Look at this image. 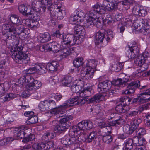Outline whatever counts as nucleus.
<instances>
[{
  "instance_id": "f257e3e1",
  "label": "nucleus",
  "mask_w": 150,
  "mask_h": 150,
  "mask_svg": "<svg viewBox=\"0 0 150 150\" xmlns=\"http://www.w3.org/2000/svg\"><path fill=\"white\" fill-rule=\"evenodd\" d=\"M18 24L15 28L9 22L3 24L2 27L3 38L14 40L16 39L17 35L24 33L25 29L24 26L20 23Z\"/></svg>"
},
{
  "instance_id": "f03ea898",
  "label": "nucleus",
  "mask_w": 150,
  "mask_h": 150,
  "mask_svg": "<svg viewBox=\"0 0 150 150\" xmlns=\"http://www.w3.org/2000/svg\"><path fill=\"white\" fill-rule=\"evenodd\" d=\"M23 47H20L16 44L11 47L10 54L15 61L20 64L27 63L30 60L28 55L22 51Z\"/></svg>"
},
{
  "instance_id": "7ed1b4c3",
  "label": "nucleus",
  "mask_w": 150,
  "mask_h": 150,
  "mask_svg": "<svg viewBox=\"0 0 150 150\" xmlns=\"http://www.w3.org/2000/svg\"><path fill=\"white\" fill-rule=\"evenodd\" d=\"M120 79L122 83V86H124L129 84L127 89L122 91V93L123 94H131L134 92L135 89L137 88H139V89L141 90L144 89L147 87L146 86H144L139 87L140 81L138 80L132 81L129 84L128 83L129 81L128 78H124Z\"/></svg>"
},
{
  "instance_id": "20e7f679",
  "label": "nucleus",
  "mask_w": 150,
  "mask_h": 150,
  "mask_svg": "<svg viewBox=\"0 0 150 150\" xmlns=\"http://www.w3.org/2000/svg\"><path fill=\"white\" fill-rule=\"evenodd\" d=\"M97 64V62L95 60H90L88 61V66L82 68L81 71V75L87 79L92 78L94 74V68H95Z\"/></svg>"
},
{
  "instance_id": "39448f33",
  "label": "nucleus",
  "mask_w": 150,
  "mask_h": 150,
  "mask_svg": "<svg viewBox=\"0 0 150 150\" xmlns=\"http://www.w3.org/2000/svg\"><path fill=\"white\" fill-rule=\"evenodd\" d=\"M83 135L81 134L78 137L76 135V137H70L69 136H65L61 139V142L64 145L67 146L74 145L77 147L80 142L83 141Z\"/></svg>"
},
{
  "instance_id": "423d86ee",
  "label": "nucleus",
  "mask_w": 150,
  "mask_h": 150,
  "mask_svg": "<svg viewBox=\"0 0 150 150\" xmlns=\"http://www.w3.org/2000/svg\"><path fill=\"white\" fill-rule=\"evenodd\" d=\"M134 27L136 31L145 35L148 34L150 31L149 24L141 18L137 19L134 21Z\"/></svg>"
},
{
  "instance_id": "0eeeda50",
  "label": "nucleus",
  "mask_w": 150,
  "mask_h": 150,
  "mask_svg": "<svg viewBox=\"0 0 150 150\" xmlns=\"http://www.w3.org/2000/svg\"><path fill=\"white\" fill-rule=\"evenodd\" d=\"M119 115L116 113H111L108 118L110 125L117 126L122 124L124 121L119 118Z\"/></svg>"
},
{
  "instance_id": "6e6552de",
  "label": "nucleus",
  "mask_w": 150,
  "mask_h": 150,
  "mask_svg": "<svg viewBox=\"0 0 150 150\" xmlns=\"http://www.w3.org/2000/svg\"><path fill=\"white\" fill-rule=\"evenodd\" d=\"M62 39L63 41L61 42L62 45L70 47L76 43V39H75V36L73 34H67L62 35Z\"/></svg>"
},
{
  "instance_id": "1a4fd4ad",
  "label": "nucleus",
  "mask_w": 150,
  "mask_h": 150,
  "mask_svg": "<svg viewBox=\"0 0 150 150\" xmlns=\"http://www.w3.org/2000/svg\"><path fill=\"white\" fill-rule=\"evenodd\" d=\"M105 12L104 8L100 6L99 4L97 3L92 7V8L89 11L88 15L91 17H98V15L99 14H103Z\"/></svg>"
},
{
  "instance_id": "9d476101",
  "label": "nucleus",
  "mask_w": 150,
  "mask_h": 150,
  "mask_svg": "<svg viewBox=\"0 0 150 150\" xmlns=\"http://www.w3.org/2000/svg\"><path fill=\"white\" fill-rule=\"evenodd\" d=\"M150 104H146L142 105L138 107L135 110L129 111L126 113V116L127 117L133 118L138 115L139 113L144 110H146L149 108Z\"/></svg>"
},
{
  "instance_id": "9b49d317",
  "label": "nucleus",
  "mask_w": 150,
  "mask_h": 150,
  "mask_svg": "<svg viewBox=\"0 0 150 150\" xmlns=\"http://www.w3.org/2000/svg\"><path fill=\"white\" fill-rule=\"evenodd\" d=\"M88 98H70L69 99L67 100V106H69V108L78 105H84L86 101L88 100Z\"/></svg>"
},
{
  "instance_id": "f8f14e48",
  "label": "nucleus",
  "mask_w": 150,
  "mask_h": 150,
  "mask_svg": "<svg viewBox=\"0 0 150 150\" xmlns=\"http://www.w3.org/2000/svg\"><path fill=\"white\" fill-rule=\"evenodd\" d=\"M141 122V120L140 118L134 120L131 123V126L129 125H125L124 126V131L129 134H132Z\"/></svg>"
},
{
  "instance_id": "ddd939ff",
  "label": "nucleus",
  "mask_w": 150,
  "mask_h": 150,
  "mask_svg": "<svg viewBox=\"0 0 150 150\" xmlns=\"http://www.w3.org/2000/svg\"><path fill=\"white\" fill-rule=\"evenodd\" d=\"M67 103L66 100L59 107H57L56 106V108L50 109V113L52 114H58L59 113L62 114L63 112H65L66 109L69 108L68 106H67Z\"/></svg>"
},
{
  "instance_id": "4468645a",
  "label": "nucleus",
  "mask_w": 150,
  "mask_h": 150,
  "mask_svg": "<svg viewBox=\"0 0 150 150\" xmlns=\"http://www.w3.org/2000/svg\"><path fill=\"white\" fill-rule=\"evenodd\" d=\"M41 4V0H35L32 3V8L33 11H35V13L33 14L34 19H40L39 15L40 13H38L39 11V7Z\"/></svg>"
},
{
  "instance_id": "2eb2a0df",
  "label": "nucleus",
  "mask_w": 150,
  "mask_h": 150,
  "mask_svg": "<svg viewBox=\"0 0 150 150\" xmlns=\"http://www.w3.org/2000/svg\"><path fill=\"white\" fill-rule=\"evenodd\" d=\"M111 86V82L106 80L103 82H100L98 85V91L99 92L105 91L110 89Z\"/></svg>"
},
{
  "instance_id": "dca6fc26",
  "label": "nucleus",
  "mask_w": 150,
  "mask_h": 150,
  "mask_svg": "<svg viewBox=\"0 0 150 150\" xmlns=\"http://www.w3.org/2000/svg\"><path fill=\"white\" fill-rule=\"evenodd\" d=\"M132 13L134 15L139 16H144L147 13L146 8L136 6L132 9Z\"/></svg>"
},
{
  "instance_id": "f3484780",
  "label": "nucleus",
  "mask_w": 150,
  "mask_h": 150,
  "mask_svg": "<svg viewBox=\"0 0 150 150\" xmlns=\"http://www.w3.org/2000/svg\"><path fill=\"white\" fill-rule=\"evenodd\" d=\"M93 125L90 120H84L79 123V126L82 130L90 129L92 128Z\"/></svg>"
},
{
  "instance_id": "a211bd4d",
  "label": "nucleus",
  "mask_w": 150,
  "mask_h": 150,
  "mask_svg": "<svg viewBox=\"0 0 150 150\" xmlns=\"http://www.w3.org/2000/svg\"><path fill=\"white\" fill-rule=\"evenodd\" d=\"M47 4L49 9L50 6L53 5L52 2L51 0H41V4H40L39 7V10L38 12L42 13L45 11L46 8Z\"/></svg>"
},
{
  "instance_id": "6ab92c4d",
  "label": "nucleus",
  "mask_w": 150,
  "mask_h": 150,
  "mask_svg": "<svg viewBox=\"0 0 150 150\" xmlns=\"http://www.w3.org/2000/svg\"><path fill=\"white\" fill-rule=\"evenodd\" d=\"M149 101H150V97L147 98L146 96L140 95V93L138 95L137 98L133 99L132 100L133 103L136 105H140Z\"/></svg>"
},
{
  "instance_id": "aec40b11",
  "label": "nucleus",
  "mask_w": 150,
  "mask_h": 150,
  "mask_svg": "<svg viewBox=\"0 0 150 150\" xmlns=\"http://www.w3.org/2000/svg\"><path fill=\"white\" fill-rule=\"evenodd\" d=\"M128 46L130 51L135 57L137 56L139 53L140 47L137 45L135 42H133L132 44L131 42L128 43Z\"/></svg>"
},
{
  "instance_id": "412c9836",
  "label": "nucleus",
  "mask_w": 150,
  "mask_h": 150,
  "mask_svg": "<svg viewBox=\"0 0 150 150\" xmlns=\"http://www.w3.org/2000/svg\"><path fill=\"white\" fill-rule=\"evenodd\" d=\"M105 94L102 95L101 93L97 94L94 95L88 100L89 103H99L105 99Z\"/></svg>"
},
{
  "instance_id": "4be33fe9",
  "label": "nucleus",
  "mask_w": 150,
  "mask_h": 150,
  "mask_svg": "<svg viewBox=\"0 0 150 150\" xmlns=\"http://www.w3.org/2000/svg\"><path fill=\"white\" fill-rule=\"evenodd\" d=\"M25 129V127L24 126H22L17 129L14 130V133L15 136L19 139L23 138L26 134Z\"/></svg>"
},
{
  "instance_id": "5701e85b",
  "label": "nucleus",
  "mask_w": 150,
  "mask_h": 150,
  "mask_svg": "<svg viewBox=\"0 0 150 150\" xmlns=\"http://www.w3.org/2000/svg\"><path fill=\"white\" fill-rule=\"evenodd\" d=\"M69 21L70 23L73 24H77L78 25L81 22L83 21V20L81 19V17L79 15V13L77 14L76 15L74 14L70 17L69 19Z\"/></svg>"
},
{
  "instance_id": "b1692460",
  "label": "nucleus",
  "mask_w": 150,
  "mask_h": 150,
  "mask_svg": "<svg viewBox=\"0 0 150 150\" xmlns=\"http://www.w3.org/2000/svg\"><path fill=\"white\" fill-rule=\"evenodd\" d=\"M95 44L98 45L103 42L105 38V34L102 31H98L95 33Z\"/></svg>"
},
{
  "instance_id": "393cba45",
  "label": "nucleus",
  "mask_w": 150,
  "mask_h": 150,
  "mask_svg": "<svg viewBox=\"0 0 150 150\" xmlns=\"http://www.w3.org/2000/svg\"><path fill=\"white\" fill-rule=\"evenodd\" d=\"M48 46L49 51H52L54 53H56L61 50L60 44H57L55 42H52L49 43Z\"/></svg>"
},
{
  "instance_id": "a878e982",
  "label": "nucleus",
  "mask_w": 150,
  "mask_h": 150,
  "mask_svg": "<svg viewBox=\"0 0 150 150\" xmlns=\"http://www.w3.org/2000/svg\"><path fill=\"white\" fill-rule=\"evenodd\" d=\"M129 109V106L127 104H120L117 105L115 108V110L117 112L121 113H125Z\"/></svg>"
},
{
  "instance_id": "bb28decb",
  "label": "nucleus",
  "mask_w": 150,
  "mask_h": 150,
  "mask_svg": "<svg viewBox=\"0 0 150 150\" xmlns=\"http://www.w3.org/2000/svg\"><path fill=\"white\" fill-rule=\"evenodd\" d=\"M83 83L82 81L80 80L76 84L72 85L71 88L72 91L75 93L80 92L83 87Z\"/></svg>"
},
{
  "instance_id": "cd10ccee",
  "label": "nucleus",
  "mask_w": 150,
  "mask_h": 150,
  "mask_svg": "<svg viewBox=\"0 0 150 150\" xmlns=\"http://www.w3.org/2000/svg\"><path fill=\"white\" fill-rule=\"evenodd\" d=\"M26 20V24L29 27L31 28L32 29H36L39 27V22L37 21V19Z\"/></svg>"
},
{
  "instance_id": "c85d7f7f",
  "label": "nucleus",
  "mask_w": 150,
  "mask_h": 150,
  "mask_svg": "<svg viewBox=\"0 0 150 150\" xmlns=\"http://www.w3.org/2000/svg\"><path fill=\"white\" fill-rule=\"evenodd\" d=\"M59 65L58 62L57 61L48 63L46 65L47 70H48L49 71H56Z\"/></svg>"
},
{
  "instance_id": "c756f323",
  "label": "nucleus",
  "mask_w": 150,
  "mask_h": 150,
  "mask_svg": "<svg viewBox=\"0 0 150 150\" xmlns=\"http://www.w3.org/2000/svg\"><path fill=\"white\" fill-rule=\"evenodd\" d=\"M132 140L133 144H135L136 146H141L145 143V139L138 135L134 137Z\"/></svg>"
},
{
  "instance_id": "7c9ffc66",
  "label": "nucleus",
  "mask_w": 150,
  "mask_h": 150,
  "mask_svg": "<svg viewBox=\"0 0 150 150\" xmlns=\"http://www.w3.org/2000/svg\"><path fill=\"white\" fill-rule=\"evenodd\" d=\"M51 36L49 33L47 32L43 34H41L38 38V40L41 42H46L50 40Z\"/></svg>"
},
{
  "instance_id": "2f4dec72",
  "label": "nucleus",
  "mask_w": 150,
  "mask_h": 150,
  "mask_svg": "<svg viewBox=\"0 0 150 150\" xmlns=\"http://www.w3.org/2000/svg\"><path fill=\"white\" fill-rule=\"evenodd\" d=\"M147 53H143L142 54L140 55L137 61H138V65L141 67L146 62V61L149 57H148Z\"/></svg>"
},
{
  "instance_id": "473e14b6",
  "label": "nucleus",
  "mask_w": 150,
  "mask_h": 150,
  "mask_svg": "<svg viewBox=\"0 0 150 150\" xmlns=\"http://www.w3.org/2000/svg\"><path fill=\"white\" fill-rule=\"evenodd\" d=\"M35 68L36 70V71L38 72L40 74H43L45 73L47 71V69L46 65L41 64H36Z\"/></svg>"
},
{
  "instance_id": "72a5a7b5",
  "label": "nucleus",
  "mask_w": 150,
  "mask_h": 150,
  "mask_svg": "<svg viewBox=\"0 0 150 150\" xmlns=\"http://www.w3.org/2000/svg\"><path fill=\"white\" fill-rule=\"evenodd\" d=\"M41 86L42 83L40 81L34 80L32 84L28 85V89L30 90H36L38 89Z\"/></svg>"
},
{
  "instance_id": "f704fd0d",
  "label": "nucleus",
  "mask_w": 150,
  "mask_h": 150,
  "mask_svg": "<svg viewBox=\"0 0 150 150\" xmlns=\"http://www.w3.org/2000/svg\"><path fill=\"white\" fill-rule=\"evenodd\" d=\"M54 6V10H55L57 13V15L58 16L62 17V10L61 9L62 7L61 4L59 2L57 1L54 3L53 5Z\"/></svg>"
},
{
  "instance_id": "c9c22d12",
  "label": "nucleus",
  "mask_w": 150,
  "mask_h": 150,
  "mask_svg": "<svg viewBox=\"0 0 150 150\" xmlns=\"http://www.w3.org/2000/svg\"><path fill=\"white\" fill-rule=\"evenodd\" d=\"M48 100L40 102L38 106L40 110L42 111H47L49 110Z\"/></svg>"
},
{
  "instance_id": "e433bc0d",
  "label": "nucleus",
  "mask_w": 150,
  "mask_h": 150,
  "mask_svg": "<svg viewBox=\"0 0 150 150\" xmlns=\"http://www.w3.org/2000/svg\"><path fill=\"white\" fill-rule=\"evenodd\" d=\"M69 127V125L59 123L55 126L54 129L55 131H61L67 129Z\"/></svg>"
},
{
  "instance_id": "4c0bfd02",
  "label": "nucleus",
  "mask_w": 150,
  "mask_h": 150,
  "mask_svg": "<svg viewBox=\"0 0 150 150\" xmlns=\"http://www.w3.org/2000/svg\"><path fill=\"white\" fill-rule=\"evenodd\" d=\"M16 97V95L13 93H10L3 95L1 97V99L4 102L13 99Z\"/></svg>"
},
{
  "instance_id": "58836bf2",
  "label": "nucleus",
  "mask_w": 150,
  "mask_h": 150,
  "mask_svg": "<svg viewBox=\"0 0 150 150\" xmlns=\"http://www.w3.org/2000/svg\"><path fill=\"white\" fill-rule=\"evenodd\" d=\"M97 132L96 131H93L90 132L87 136L85 140L86 142L90 143L94 141L97 138Z\"/></svg>"
},
{
  "instance_id": "ea45409f",
  "label": "nucleus",
  "mask_w": 150,
  "mask_h": 150,
  "mask_svg": "<svg viewBox=\"0 0 150 150\" xmlns=\"http://www.w3.org/2000/svg\"><path fill=\"white\" fill-rule=\"evenodd\" d=\"M67 47L61 49L60 51L61 52L60 55L64 58L72 53V52H71V49L69 48L70 47L67 46ZM72 51H73V49H72Z\"/></svg>"
},
{
  "instance_id": "a19ab883",
  "label": "nucleus",
  "mask_w": 150,
  "mask_h": 150,
  "mask_svg": "<svg viewBox=\"0 0 150 150\" xmlns=\"http://www.w3.org/2000/svg\"><path fill=\"white\" fill-rule=\"evenodd\" d=\"M74 31L75 33L78 35L82 34L83 33L85 34V29L83 26L81 25H77L75 26Z\"/></svg>"
},
{
  "instance_id": "79ce46f5",
  "label": "nucleus",
  "mask_w": 150,
  "mask_h": 150,
  "mask_svg": "<svg viewBox=\"0 0 150 150\" xmlns=\"http://www.w3.org/2000/svg\"><path fill=\"white\" fill-rule=\"evenodd\" d=\"M71 81V77L68 76L64 77L61 81L62 84L63 85L66 86H68V85L69 84Z\"/></svg>"
},
{
  "instance_id": "37998d69",
  "label": "nucleus",
  "mask_w": 150,
  "mask_h": 150,
  "mask_svg": "<svg viewBox=\"0 0 150 150\" xmlns=\"http://www.w3.org/2000/svg\"><path fill=\"white\" fill-rule=\"evenodd\" d=\"M45 143L42 142H39L38 144H34L32 147L35 149L42 150L43 149H45Z\"/></svg>"
},
{
  "instance_id": "c03bdc74",
  "label": "nucleus",
  "mask_w": 150,
  "mask_h": 150,
  "mask_svg": "<svg viewBox=\"0 0 150 150\" xmlns=\"http://www.w3.org/2000/svg\"><path fill=\"white\" fill-rule=\"evenodd\" d=\"M109 4L110 5L108 8V11H115L117 8L118 4L115 1V0H111Z\"/></svg>"
},
{
  "instance_id": "a18cd8bd",
  "label": "nucleus",
  "mask_w": 150,
  "mask_h": 150,
  "mask_svg": "<svg viewBox=\"0 0 150 150\" xmlns=\"http://www.w3.org/2000/svg\"><path fill=\"white\" fill-rule=\"evenodd\" d=\"M38 117L35 115H33L30 117H28L26 121V123L28 125L36 123L38 122Z\"/></svg>"
},
{
  "instance_id": "49530a36",
  "label": "nucleus",
  "mask_w": 150,
  "mask_h": 150,
  "mask_svg": "<svg viewBox=\"0 0 150 150\" xmlns=\"http://www.w3.org/2000/svg\"><path fill=\"white\" fill-rule=\"evenodd\" d=\"M10 19L11 23L14 24H19L21 22L19 16L16 15H12Z\"/></svg>"
},
{
  "instance_id": "de8ad7c7",
  "label": "nucleus",
  "mask_w": 150,
  "mask_h": 150,
  "mask_svg": "<svg viewBox=\"0 0 150 150\" xmlns=\"http://www.w3.org/2000/svg\"><path fill=\"white\" fill-rule=\"evenodd\" d=\"M96 17H89V18L87 20L86 23V26L87 27H89L90 26L92 27L94 25V22L98 20L95 19Z\"/></svg>"
},
{
  "instance_id": "09e8293b",
  "label": "nucleus",
  "mask_w": 150,
  "mask_h": 150,
  "mask_svg": "<svg viewBox=\"0 0 150 150\" xmlns=\"http://www.w3.org/2000/svg\"><path fill=\"white\" fill-rule=\"evenodd\" d=\"M13 140V138L10 137L1 139L0 140V146H2L8 144Z\"/></svg>"
},
{
  "instance_id": "8fccbe9b",
  "label": "nucleus",
  "mask_w": 150,
  "mask_h": 150,
  "mask_svg": "<svg viewBox=\"0 0 150 150\" xmlns=\"http://www.w3.org/2000/svg\"><path fill=\"white\" fill-rule=\"evenodd\" d=\"M83 59L82 58H77L75 59L73 62L75 67H79L83 64Z\"/></svg>"
},
{
  "instance_id": "3c124183",
  "label": "nucleus",
  "mask_w": 150,
  "mask_h": 150,
  "mask_svg": "<svg viewBox=\"0 0 150 150\" xmlns=\"http://www.w3.org/2000/svg\"><path fill=\"white\" fill-rule=\"evenodd\" d=\"M102 140L106 144H109L113 140L112 136L110 135H103Z\"/></svg>"
},
{
  "instance_id": "603ef678",
  "label": "nucleus",
  "mask_w": 150,
  "mask_h": 150,
  "mask_svg": "<svg viewBox=\"0 0 150 150\" xmlns=\"http://www.w3.org/2000/svg\"><path fill=\"white\" fill-rule=\"evenodd\" d=\"M85 34L83 33L82 34L78 35V36L76 37L75 36V39H76V44H79L82 42L84 38Z\"/></svg>"
},
{
  "instance_id": "864d4df0",
  "label": "nucleus",
  "mask_w": 150,
  "mask_h": 150,
  "mask_svg": "<svg viewBox=\"0 0 150 150\" xmlns=\"http://www.w3.org/2000/svg\"><path fill=\"white\" fill-rule=\"evenodd\" d=\"M62 96L59 93H52L50 96V98H54L57 101H59L62 98Z\"/></svg>"
},
{
  "instance_id": "5fc2aeb1",
  "label": "nucleus",
  "mask_w": 150,
  "mask_h": 150,
  "mask_svg": "<svg viewBox=\"0 0 150 150\" xmlns=\"http://www.w3.org/2000/svg\"><path fill=\"white\" fill-rule=\"evenodd\" d=\"M146 130L145 129L141 128L137 129L136 131V135H138L139 137H141L142 136L146 134Z\"/></svg>"
},
{
  "instance_id": "6e6d98bb",
  "label": "nucleus",
  "mask_w": 150,
  "mask_h": 150,
  "mask_svg": "<svg viewBox=\"0 0 150 150\" xmlns=\"http://www.w3.org/2000/svg\"><path fill=\"white\" fill-rule=\"evenodd\" d=\"M35 135L33 134H30L26 137H24L23 138L22 142H27L33 140L35 139Z\"/></svg>"
},
{
  "instance_id": "4d7b16f0",
  "label": "nucleus",
  "mask_w": 150,
  "mask_h": 150,
  "mask_svg": "<svg viewBox=\"0 0 150 150\" xmlns=\"http://www.w3.org/2000/svg\"><path fill=\"white\" fill-rule=\"evenodd\" d=\"M25 76L26 84L29 83L28 84V85L32 84L34 81V80L33 77L30 75H25Z\"/></svg>"
},
{
  "instance_id": "13d9d810",
  "label": "nucleus",
  "mask_w": 150,
  "mask_h": 150,
  "mask_svg": "<svg viewBox=\"0 0 150 150\" xmlns=\"http://www.w3.org/2000/svg\"><path fill=\"white\" fill-rule=\"evenodd\" d=\"M132 144H133V143L132 139L129 138L126 140L124 146L126 147V148H128L130 149H132Z\"/></svg>"
},
{
  "instance_id": "bf43d9fd",
  "label": "nucleus",
  "mask_w": 150,
  "mask_h": 150,
  "mask_svg": "<svg viewBox=\"0 0 150 150\" xmlns=\"http://www.w3.org/2000/svg\"><path fill=\"white\" fill-rule=\"evenodd\" d=\"M106 33L107 41H109L112 39L114 36L113 32L110 29L108 30L107 31H105Z\"/></svg>"
},
{
  "instance_id": "052dcab7",
  "label": "nucleus",
  "mask_w": 150,
  "mask_h": 150,
  "mask_svg": "<svg viewBox=\"0 0 150 150\" xmlns=\"http://www.w3.org/2000/svg\"><path fill=\"white\" fill-rule=\"evenodd\" d=\"M80 130H82L80 129L79 128L78 123V126H73L72 128V132H73V134L74 135V136H75V135L79 134V132Z\"/></svg>"
},
{
  "instance_id": "680f3d73",
  "label": "nucleus",
  "mask_w": 150,
  "mask_h": 150,
  "mask_svg": "<svg viewBox=\"0 0 150 150\" xmlns=\"http://www.w3.org/2000/svg\"><path fill=\"white\" fill-rule=\"evenodd\" d=\"M48 101L50 110L56 108V103L54 101L52 100H48Z\"/></svg>"
},
{
  "instance_id": "e2e57ef3",
  "label": "nucleus",
  "mask_w": 150,
  "mask_h": 150,
  "mask_svg": "<svg viewBox=\"0 0 150 150\" xmlns=\"http://www.w3.org/2000/svg\"><path fill=\"white\" fill-rule=\"evenodd\" d=\"M123 131L124 132L123 134H120L118 135V138L119 139L124 140L129 135L131 134H129V133L126 132L124 131V127H123Z\"/></svg>"
},
{
  "instance_id": "0e129e2a",
  "label": "nucleus",
  "mask_w": 150,
  "mask_h": 150,
  "mask_svg": "<svg viewBox=\"0 0 150 150\" xmlns=\"http://www.w3.org/2000/svg\"><path fill=\"white\" fill-rule=\"evenodd\" d=\"M18 82L19 84L22 85L26 84V82L25 75L20 78L18 80Z\"/></svg>"
},
{
  "instance_id": "69168bd1",
  "label": "nucleus",
  "mask_w": 150,
  "mask_h": 150,
  "mask_svg": "<svg viewBox=\"0 0 150 150\" xmlns=\"http://www.w3.org/2000/svg\"><path fill=\"white\" fill-rule=\"evenodd\" d=\"M114 85L116 86H122V83L120 79L114 80L111 82V85Z\"/></svg>"
},
{
  "instance_id": "338daca9",
  "label": "nucleus",
  "mask_w": 150,
  "mask_h": 150,
  "mask_svg": "<svg viewBox=\"0 0 150 150\" xmlns=\"http://www.w3.org/2000/svg\"><path fill=\"white\" fill-rule=\"evenodd\" d=\"M54 144V142L53 141H48L47 144H45V149L48 150L52 147L53 146Z\"/></svg>"
},
{
  "instance_id": "774afa93",
  "label": "nucleus",
  "mask_w": 150,
  "mask_h": 150,
  "mask_svg": "<svg viewBox=\"0 0 150 150\" xmlns=\"http://www.w3.org/2000/svg\"><path fill=\"white\" fill-rule=\"evenodd\" d=\"M49 46V43L46 45L45 44L40 46V47L39 49L42 52L48 50L49 51V47H48Z\"/></svg>"
}]
</instances>
